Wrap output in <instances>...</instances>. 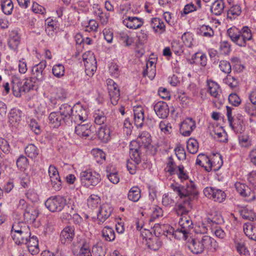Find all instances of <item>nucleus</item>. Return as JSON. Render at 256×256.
I'll list each match as a JSON object with an SVG mask.
<instances>
[{
	"label": "nucleus",
	"instance_id": "nucleus-60",
	"mask_svg": "<svg viewBox=\"0 0 256 256\" xmlns=\"http://www.w3.org/2000/svg\"><path fill=\"white\" fill-rule=\"evenodd\" d=\"M220 49L223 54H228L231 51V45L226 40L222 41L220 42Z\"/></svg>",
	"mask_w": 256,
	"mask_h": 256
},
{
	"label": "nucleus",
	"instance_id": "nucleus-37",
	"mask_svg": "<svg viewBox=\"0 0 256 256\" xmlns=\"http://www.w3.org/2000/svg\"><path fill=\"white\" fill-rule=\"evenodd\" d=\"M102 235L104 240L108 242H112L116 238L114 230L108 226H105L102 230Z\"/></svg>",
	"mask_w": 256,
	"mask_h": 256
},
{
	"label": "nucleus",
	"instance_id": "nucleus-35",
	"mask_svg": "<svg viewBox=\"0 0 256 256\" xmlns=\"http://www.w3.org/2000/svg\"><path fill=\"white\" fill-rule=\"evenodd\" d=\"M24 230H30L26 222H24L18 220L16 221L12 226L11 235L18 232H22Z\"/></svg>",
	"mask_w": 256,
	"mask_h": 256
},
{
	"label": "nucleus",
	"instance_id": "nucleus-64",
	"mask_svg": "<svg viewBox=\"0 0 256 256\" xmlns=\"http://www.w3.org/2000/svg\"><path fill=\"white\" fill-rule=\"evenodd\" d=\"M219 67L220 70L225 74H229L231 72V65L228 61L221 60L220 62Z\"/></svg>",
	"mask_w": 256,
	"mask_h": 256
},
{
	"label": "nucleus",
	"instance_id": "nucleus-2",
	"mask_svg": "<svg viewBox=\"0 0 256 256\" xmlns=\"http://www.w3.org/2000/svg\"><path fill=\"white\" fill-rule=\"evenodd\" d=\"M188 247L193 254H199L202 253L204 250L216 252L218 248V245L213 238L208 235H204L192 239Z\"/></svg>",
	"mask_w": 256,
	"mask_h": 256
},
{
	"label": "nucleus",
	"instance_id": "nucleus-10",
	"mask_svg": "<svg viewBox=\"0 0 256 256\" xmlns=\"http://www.w3.org/2000/svg\"><path fill=\"white\" fill-rule=\"evenodd\" d=\"M204 194L208 198L218 202H222L226 198V194L224 191L212 187L206 188Z\"/></svg>",
	"mask_w": 256,
	"mask_h": 256
},
{
	"label": "nucleus",
	"instance_id": "nucleus-21",
	"mask_svg": "<svg viewBox=\"0 0 256 256\" xmlns=\"http://www.w3.org/2000/svg\"><path fill=\"white\" fill-rule=\"evenodd\" d=\"M134 123L137 128L143 126L144 120V110L142 106H138L134 108Z\"/></svg>",
	"mask_w": 256,
	"mask_h": 256
},
{
	"label": "nucleus",
	"instance_id": "nucleus-26",
	"mask_svg": "<svg viewBox=\"0 0 256 256\" xmlns=\"http://www.w3.org/2000/svg\"><path fill=\"white\" fill-rule=\"evenodd\" d=\"M26 244L28 250L32 254H36L39 252L38 242L37 238L35 236L30 237L28 240Z\"/></svg>",
	"mask_w": 256,
	"mask_h": 256
},
{
	"label": "nucleus",
	"instance_id": "nucleus-20",
	"mask_svg": "<svg viewBox=\"0 0 256 256\" xmlns=\"http://www.w3.org/2000/svg\"><path fill=\"white\" fill-rule=\"evenodd\" d=\"M74 236V228L72 226H67L62 231L60 240L62 244L69 243L72 241Z\"/></svg>",
	"mask_w": 256,
	"mask_h": 256
},
{
	"label": "nucleus",
	"instance_id": "nucleus-55",
	"mask_svg": "<svg viewBox=\"0 0 256 256\" xmlns=\"http://www.w3.org/2000/svg\"><path fill=\"white\" fill-rule=\"evenodd\" d=\"M119 40L122 42L124 46H130L133 42L132 38L126 32H122L119 34Z\"/></svg>",
	"mask_w": 256,
	"mask_h": 256
},
{
	"label": "nucleus",
	"instance_id": "nucleus-27",
	"mask_svg": "<svg viewBox=\"0 0 256 256\" xmlns=\"http://www.w3.org/2000/svg\"><path fill=\"white\" fill-rule=\"evenodd\" d=\"M243 230L248 238L256 241V224L252 222L245 223L243 226Z\"/></svg>",
	"mask_w": 256,
	"mask_h": 256
},
{
	"label": "nucleus",
	"instance_id": "nucleus-54",
	"mask_svg": "<svg viewBox=\"0 0 256 256\" xmlns=\"http://www.w3.org/2000/svg\"><path fill=\"white\" fill-rule=\"evenodd\" d=\"M94 122L96 124L101 125L104 124L106 121V116L102 111L98 110L96 111L94 114Z\"/></svg>",
	"mask_w": 256,
	"mask_h": 256
},
{
	"label": "nucleus",
	"instance_id": "nucleus-59",
	"mask_svg": "<svg viewBox=\"0 0 256 256\" xmlns=\"http://www.w3.org/2000/svg\"><path fill=\"white\" fill-rule=\"evenodd\" d=\"M16 165L20 170H25L28 166V158L25 156L21 155L16 160Z\"/></svg>",
	"mask_w": 256,
	"mask_h": 256
},
{
	"label": "nucleus",
	"instance_id": "nucleus-32",
	"mask_svg": "<svg viewBox=\"0 0 256 256\" xmlns=\"http://www.w3.org/2000/svg\"><path fill=\"white\" fill-rule=\"evenodd\" d=\"M197 34L202 36L210 38L214 36V31L209 26L203 24L197 29Z\"/></svg>",
	"mask_w": 256,
	"mask_h": 256
},
{
	"label": "nucleus",
	"instance_id": "nucleus-12",
	"mask_svg": "<svg viewBox=\"0 0 256 256\" xmlns=\"http://www.w3.org/2000/svg\"><path fill=\"white\" fill-rule=\"evenodd\" d=\"M108 89L111 104L116 105L120 99V93L118 84L112 80H108Z\"/></svg>",
	"mask_w": 256,
	"mask_h": 256
},
{
	"label": "nucleus",
	"instance_id": "nucleus-39",
	"mask_svg": "<svg viewBox=\"0 0 256 256\" xmlns=\"http://www.w3.org/2000/svg\"><path fill=\"white\" fill-rule=\"evenodd\" d=\"M140 190L138 186L132 187L128 192V198L134 202H138L140 198Z\"/></svg>",
	"mask_w": 256,
	"mask_h": 256
},
{
	"label": "nucleus",
	"instance_id": "nucleus-28",
	"mask_svg": "<svg viewBox=\"0 0 256 256\" xmlns=\"http://www.w3.org/2000/svg\"><path fill=\"white\" fill-rule=\"evenodd\" d=\"M62 116L58 112H52L49 115L48 120L53 127L57 128L65 122Z\"/></svg>",
	"mask_w": 256,
	"mask_h": 256
},
{
	"label": "nucleus",
	"instance_id": "nucleus-1",
	"mask_svg": "<svg viewBox=\"0 0 256 256\" xmlns=\"http://www.w3.org/2000/svg\"><path fill=\"white\" fill-rule=\"evenodd\" d=\"M170 187L183 200L176 208V214L181 216L187 215L192 208V201L196 198L198 194V191L194 182L190 180L186 186L172 184Z\"/></svg>",
	"mask_w": 256,
	"mask_h": 256
},
{
	"label": "nucleus",
	"instance_id": "nucleus-14",
	"mask_svg": "<svg viewBox=\"0 0 256 256\" xmlns=\"http://www.w3.org/2000/svg\"><path fill=\"white\" fill-rule=\"evenodd\" d=\"M46 66V61H42L38 64L34 66L32 68V74L38 82H42L46 77L44 69Z\"/></svg>",
	"mask_w": 256,
	"mask_h": 256
},
{
	"label": "nucleus",
	"instance_id": "nucleus-34",
	"mask_svg": "<svg viewBox=\"0 0 256 256\" xmlns=\"http://www.w3.org/2000/svg\"><path fill=\"white\" fill-rule=\"evenodd\" d=\"M151 26L155 32L160 34L165 31L164 22L159 18H155L152 19Z\"/></svg>",
	"mask_w": 256,
	"mask_h": 256
},
{
	"label": "nucleus",
	"instance_id": "nucleus-58",
	"mask_svg": "<svg viewBox=\"0 0 256 256\" xmlns=\"http://www.w3.org/2000/svg\"><path fill=\"white\" fill-rule=\"evenodd\" d=\"M256 104H254L252 102H247L246 103L244 108L245 112L249 115L251 116H256Z\"/></svg>",
	"mask_w": 256,
	"mask_h": 256
},
{
	"label": "nucleus",
	"instance_id": "nucleus-17",
	"mask_svg": "<svg viewBox=\"0 0 256 256\" xmlns=\"http://www.w3.org/2000/svg\"><path fill=\"white\" fill-rule=\"evenodd\" d=\"M39 214L37 208L30 206L26 208L24 212V220L26 222H33Z\"/></svg>",
	"mask_w": 256,
	"mask_h": 256
},
{
	"label": "nucleus",
	"instance_id": "nucleus-11",
	"mask_svg": "<svg viewBox=\"0 0 256 256\" xmlns=\"http://www.w3.org/2000/svg\"><path fill=\"white\" fill-rule=\"evenodd\" d=\"M234 186L237 192L245 200L250 202L256 199L254 192L248 186L240 182H236Z\"/></svg>",
	"mask_w": 256,
	"mask_h": 256
},
{
	"label": "nucleus",
	"instance_id": "nucleus-8",
	"mask_svg": "<svg viewBox=\"0 0 256 256\" xmlns=\"http://www.w3.org/2000/svg\"><path fill=\"white\" fill-rule=\"evenodd\" d=\"M66 204V199L60 196L48 198L45 202L46 208L52 212L61 211Z\"/></svg>",
	"mask_w": 256,
	"mask_h": 256
},
{
	"label": "nucleus",
	"instance_id": "nucleus-46",
	"mask_svg": "<svg viewBox=\"0 0 256 256\" xmlns=\"http://www.w3.org/2000/svg\"><path fill=\"white\" fill-rule=\"evenodd\" d=\"M100 202L101 200L100 198L96 194L90 195L87 200L88 207H90L92 208H96L100 203Z\"/></svg>",
	"mask_w": 256,
	"mask_h": 256
},
{
	"label": "nucleus",
	"instance_id": "nucleus-44",
	"mask_svg": "<svg viewBox=\"0 0 256 256\" xmlns=\"http://www.w3.org/2000/svg\"><path fill=\"white\" fill-rule=\"evenodd\" d=\"M242 33L244 39L246 41L248 44L253 41V34L251 30L247 26H244L240 30Z\"/></svg>",
	"mask_w": 256,
	"mask_h": 256
},
{
	"label": "nucleus",
	"instance_id": "nucleus-25",
	"mask_svg": "<svg viewBox=\"0 0 256 256\" xmlns=\"http://www.w3.org/2000/svg\"><path fill=\"white\" fill-rule=\"evenodd\" d=\"M196 164L204 168L205 170L208 172L212 170L210 160L204 154H200L198 155L196 160Z\"/></svg>",
	"mask_w": 256,
	"mask_h": 256
},
{
	"label": "nucleus",
	"instance_id": "nucleus-29",
	"mask_svg": "<svg viewBox=\"0 0 256 256\" xmlns=\"http://www.w3.org/2000/svg\"><path fill=\"white\" fill-rule=\"evenodd\" d=\"M238 212L244 219L254 221L256 218V215L254 210L247 206L241 208Z\"/></svg>",
	"mask_w": 256,
	"mask_h": 256
},
{
	"label": "nucleus",
	"instance_id": "nucleus-47",
	"mask_svg": "<svg viewBox=\"0 0 256 256\" xmlns=\"http://www.w3.org/2000/svg\"><path fill=\"white\" fill-rule=\"evenodd\" d=\"M187 149L188 151L192 154L197 152L198 148V142L194 139L190 138L187 142Z\"/></svg>",
	"mask_w": 256,
	"mask_h": 256
},
{
	"label": "nucleus",
	"instance_id": "nucleus-41",
	"mask_svg": "<svg viewBox=\"0 0 256 256\" xmlns=\"http://www.w3.org/2000/svg\"><path fill=\"white\" fill-rule=\"evenodd\" d=\"M1 7L4 13L8 15L12 14L14 5L12 0H2Z\"/></svg>",
	"mask_w": 256,
	"mask_h": 256
},
{
	"label": "nucleus",
	"instance_id": "nucleus-22",
	"mask_svg": "<svg viewBox=\"0 0 256 256\" xmlns=\"http://www.w3.org/2000/svg\"><path fill=\"white\" fill-rule=\"evenodd\" d=\"M22 112L19 109L12 108L8 114V122L12 126H16L21 121Z\"/></svg>",
	"mask_w": 256,
	"mask_h": 256
},
{
	"label": "nucleus",
	"instance_id": "nucleus-42",
	"mask_svg": "<svg viewBox=\"0 0 256 256\" xmlns=\"http://www.w3.org/2000/svg\"><path fill=\"white\" fill-rule=\"evenodd\" d=\"M26 154L32 158H36L39 154V150L33 144H29L25 148Z\"/></svg>",
	"mask_w": 256,
	"mask_h": 256
},
{
	"label": "nucleus",
	"instance_id": "nucleus-13",
	"mask_svg": "<svg viewBox=\"0 0 256 256\" xmlns=\"http://www.w3.org/2000/svg\"><path fill=\"white\" fill-rule=\"evenodd\" d=\"M112 207L108 204H104L100 206L97 213V223L100 225L110 216L112 212Z\"/></svg>",
	"mask_w": 256,
	"mask_h": 256
},
{
	"label": "nucleus",
	"instance_id": "nucleus-30",
	"mask_svg": "<svg viewBox=\"0 0 256 256\" xmlns=\"http://www.w3.org/2000/svg\"><path fill=\"white\" fill-rule=\"evenodd\" d=\"M90 128V126L88 124H79L76 126L75 132L80 136L87 138L91 134Z\"/></svg>",
	"mask_w": 256,
	"mask_h": 256
},
{
	"label": "nucleus",
	"instance_id": "nucleus-7",
	"mask_svg": "<svg viewBox=\"0 0 256 256\" xmlns=\"http://www.w3.org/2000/svg\"><path fill=\"white\" fill-rule=\"evenodd\" d=\"M85 72L87 76H93L96 70V61L94 54L90 52H85L82 55Z\"/></svg>",
	"mask_w": 256,
	"mask_h": 256
},
{
	"label": "nucleus",
	"instance_id": "nucleus-4",
	"mask_svg": "<svg viewBox=\"0 0 256 256\" xmlns=\"http://www.w3.org/2000/svg\"><path fill=\"white\" fill-rule=\"evenodd\" d=\"M208 92L214 98L212 101L214 106L219 108L224 101L220 86L214 81L208 80Z\"/></svg>",
	"mask_w": 256,
	"mask_h": 256
},
{
	"label": "nucleus",
	"instance_id": "nucleus-52",
	"mask_svg": "<svg viewBox=\"0 0 256 256\" xmlns=\"http://www.w3.org/2000/svg\"><path fill=\"white\" fill-rule=\"evenodd\" d=\"M182 40L186 46L191 48L192 46L194 38L193 34L192 33L190 32H184L182 36Z\"/></svg>",
	"mask_w": 256,
	"mask_h": 256
},
{
	"label": "nucleus",
	"instance_id": "nucleus-3",
	"mask_svg": "<svg viewBox=\"0 0 256 256\" xmlns=\"http://www.w3.org/2000/svg\"><path fill=\"white\" fill-rule=\"evenodd\" d=\"M178 228L176 230L172 232V235L177 238H182L186 240L188 238L190 230L192 228V222L190 218L187 216H183L179 221Z\"/></svg>",
	"mask_w": 256,
	"mask_h": 256
},
{
	"label": "nucleus",
	"instance_id": "nucleus-36",
	"mask_svg": "<svg viewBox=\"0 0 256 256\" xmlns=\"http://www.w3.org/2000/svg\"><path fill=\"white\" fill-rule=\"evenodd\" d=\"M224 8V4L222 0H216L212 5L210 8L211 12L216 15L218 16L223 12Z\"/></svg>",
	"mask_w": 256,
	"mask_h": 256
},
{
	"label": "nucleus",
	"instance_id": "nucleus-5",
	"mask_svg": "<svg viewBox=\"0 0 256 256\" xmlns=\"http://www.w3.org/2000/svg\"><path fill=\"white\" fill-rule=\"evenodd\" d=\"M80 178L82 184L86 188L95 186L100 180V175L96 172H92L90 170L81 172Z\"/></svg>",
	"mask_w": 256,
	"mask_h": 256
},
{
	"label": "nucleus",
	"instance_id": "nucleus-50",
	"mask_svg": "<svg viewBox=\"0 0 256 256\" xmlns=\"http://www.w3.org/2000/svg\"><path fill=\"white\" fill-rule=\"evenodd\" d=\"M138 139L139 142H142L146 146H148L151 142L150 135L146 131L140 132L138 136Z\"/></svg>",
	"mask_w": 256,
	"mask_h": 256
},
{
	"label": "nucleus",
	"instance_id": "nucleus-63",
	"mask_svg": "<svg viewBox=\"0 0 256 256\" xmlns=\"http://www.w3.org/2000/svg\"><path fill=\"white\" fill-rule=\"evenodd\" d=\"M29 126L30 129L36 134H39L41 133L42 130L40 124L38 123L36 120L34 119H31L30 123Z\"/></svg>",
	"mask_w": 256,
	"mask_h": 256
},
{
	"label": "nucleus",
	"instance_id": "nucleus-23",
	"mask_svg": "<svg viewBox=\"0 0 256 256\" xmlns=\"http://www.w3.org/2000/svg\"><path fill=\"white\" fill-rule=\"evenodd\" d=\"M24 230L22 232H18L11 235L13 240L16 244L20 245L28 242V240L30 236V230Z\"/></svg>",
	"mask_w": 256,
	"mask_h": 256
},
{
	"label": "nucleus",
	"instance_id": "nucleus-53",
	"mask_svg": "<svg viewBox=\"0 0 256 256\" xmlns=\"http://www.w3.org/2000/svg\"><path fill=\"white\" fill-rule=\"evenodd\" d=\"M212 168H214V170H218L222 164V160L219 154L214 155L210 160Z\"/></svg>",
	"mask_w": 256,
	"mask_h": 256
},
{
	"label": "nucleus",
	"instance_id": "nucleus-61",
	"mask_svg": "<svg viewBox=\"0 0 256 256\" xmlns=\"http://www.w3.org/2000/svg\"><path fill=\"white\" fill-rule=\"evenodd\" d=\"M224 82L232 88H236L238 85V80L231 75H228L224 80Z\"/></svg>",
	"mask_w": 256,
	"mask_h": 256
},
{
	"label": "nucleus",
	"instance_id": "nucleus-43",
	"mask_svg": "<svg viewBox=\"0 0 256 256\" xmlns=\"http://www.w3.org/2000/svg\"><path fill=\"white\" fill-rule=\"evenodd\" d=\"M98 137L103 142H106L110 138V130L108 127L102 126L98 133Z\"/></svg>",
	"mask_w": 256,
	"mask_h": 256
},
{
	"label": "nucleus",
	"instance_id": "nucleus-40",
	"mask_svg": "<svg viewBox=\"0 0 256 256\" xmlns=\"http://www.w3.org/2000/svg\"><path fill=\"white\" fill-rule=\"evenodd\" d=\"M241 8L238 4L231 6L227 12V17L230 20H234L241 14Z\"/></svg>",
	"mask_w": 256,
	"mask_h": 256
},
{
	"label": "nucleus",
	"instance_id": "nucleus-16",
	"mask_svg": "<svg viewBox=\"0 0 256 256\" xmlns=\"http://www.w3.org/2000/svg\"><path fill=\"white\" fill-rule=\"evenodd\" d=\"M195 128V122L192 118H187L182 122L180 131L182 135L188 136Z\"/></svg>",
	"mask_w": 256,
	"mask_h": 256
},
{
	"label": "nucleus",
	"instance_id": "nucleus-6",
	"mask_svg": "<svg viewBox=\"0 0 256 256\" xmlns=\"http://www.w3.org/2000/svg\"><path fill=\"white\" fill-rule=\"evenodd\" d=\"M12 84L13 94L16 97L20 96L22 93L29 92L34 86L28 80L22 82L18 78H14L12 80Z\"/></svg>",
	"mask_w": 256,
	"mask_h": 256
},
{
	"label": "nucleus",
	"instance_id": "nucleus-31",
	"mask_svg": "<svg viewBox=\"0 0 256 256\" xmlns=\"http://www.w3.org/2000/svg\"><path fill=\"white\" fill-rule=\"evenodd\" d=\"M93 8H94V14L99 17L101 24L102 25L106 24L108 20L109 14L104 12L102 9L98 4H94Z\"/></svg>",
	"mask_w": 256,
	"mask_h": 256
},
{
	"label": "nucleus",
	"instance_id": "nucleus-18",
	"mask_svg": "<svg viewBox=\"0 0 256 256\" xmlns=\"http://www.w3.org/2000/svg\"><path fill=\"white\" fill-rule=\"evenodd\" d=\"M206 222L208 224V228L214 233L216 236L220 238H223L226 235L224 230L218 225V222L214 220V218H206Z\"/></svg>",
	"mask_w": 256,
	"mask_h": 256
},
{
	"label": "nucleus",
	"instance_id": "nucleus-48",
	"mask_svg": "<svg viewBox=\"0 0 256 256\" xmlns=\"http://www.w3.org/2000/svg\"><path fill=\"white\" fill-rule=\"evenodd\" d=\"M194 62L200 64L202 67L206 66L207 63V58L206 54L200 53L197 52L195 54L194 57Z\"/></svg>",
	"mask_w": 256,
	"mask_h": 256
},
{
	"label": "nucleus",
	"instance_id": "nucleus-62",
	"mask_svg": "<svg viewBox=\"0 0 256 256\" xmlns=\"http://www.w3.org/2000/svg\"><path fill=\"white\" fill-rule=\"evenodd\" d=\"M208 224L206 222V220L205 223L202 222L198 224L194 228V231L197 234H204L207 232Z\"/></svg>",
	"mask_w": 256,
	"mask_h": 256
},
{
	"label": "nucleus",
	"instance_id": "nucleus-33",
	"mask_svg": "<svg viewBox=\"0 0 256 256\" xmlns=\"http://www.w3.org/2000/svg\"><path fill=\"white\" fill-rule=\"evenodd\" d=\"M74 108H72L70 105L64 104L60 106V111L58 112L60 114V116H63L62 117L64 120H66L69 119L72 116Z\"/></svg>",
	"mask_w": 256,
	"mask_h": 256
},
{
	"label": "nucleus",
	"instance_id": "nucleus-45",
	"mask_svg": "<svg viewBox=\"0 0 256 256\" xmlns=\"http://www.w3.org/2000/svg\"><path fill=\"white\" fill-rule=\"evenodd\" d=\"M76 118H78L82 122H84L87 120L88 115L86 110L82 106H76Z\"/></svg>",
	"mask_w": 256,
	"mask_h": 256
},
{
	"label": "nucleus",
	"instance_id": "nucleus-49",
	"mask_svg": "<svg viewBox=\"0 0 256 256\" xmlns=\"http://www.w3.org/2000/svg\"><path fill=\"white\" fill-rule=\"evenodd\" d=\"M159 127L161 132L166 134H170L172 131V124L166 120L161 121Z\"/></svg>",
	"mask_w": 256,
	"mask_h": 256
},
{
	"label": "nucleus",
	"instance_id": "nucleus-38",
	"mask_svg": "<svg viewBox=\"0 0 256 256\" xmlns=\"http://www.w3.org/2000/svg\"><path fill=\"white\" fill-rule=\"evenodd\" d=\"M148 247L154 251L158 250L162 246V242L160 239L156 236L146 239Z\"/></svg>",
	"mask_w": 256,
	"mask_h": 256
},
{
	"label": "nucleus",
	"instance_id": "nucleus-19",
	"mask_svg": "<svg viewBox=\"0 0 256 256\" xmlns=\"http://www.w3.org/2000/svg\"><path fill=\"white\" fill-rule=\"evenodd\" d=\"M154 109L156 115L162 118H167L169 114V109L167 104L162 101L157 102L154 106Z\"/></svg>",
	"mask_w": 256,
	"mask_h": 256
},
{
	"label": "nucleus",
	"instance_id": "nucleus-51",
	"mask_svg": "<svg viewBox=\"0 0 256 256\" xmlns=\"http://www.w3.org/2000/svg\"><path fill=\"white\" fill-rule=\"evenodd\" d=\"M52 72L53 74L56 78H61L64 76V67L62 64H55L53 66Z\"/></svg>",
	"mask_w": 256,
	"mask_h": 256
},
{
	"label": "nucleus",
	"instance_id": "nucleus-15",
	"mask_svg": "<svg viewBox=\"0 0 256 256\" xmlns=\"http://www.w3.org/2000/svg\"><path fill=\"white\" fill-rule=\"evenodd\" d=\"M48 174L52 187L56 190H59L61 188L62 182L56 168L50 165L48 168Z\"/></svg>",
	"mask_w": 256,
	"mask_h": 256
},
{
	"label": "nucleus",
	"instance_id": "nucleus-9",
	"mask_svg": "<svg viewBox=\"0 0 256 256\" xmlns=\"http://www.w3.org/2000/svg\"><path fill=\"white\" fill-rule=\"evenodd\" d=\"M227 34L231 40L240 47H246L247 44H248L244 39L240 30L235 26L228 28L227 30Z\"/></svg>",
	"mask_w": 256,
	"mask_h": 256
},
{
	"label": "nucleus",
	"instance_id": "nucleus-24",
	"mask_svg": "<svg viewBox=\"0 0 256 256\" xmlns=\"http://www.w3.org/2000/svg\"><path fill=\"white\" fill-rule=\"evenodd\" d=\"M123 23L129 28L136 29L142 26L144 22L142 18L136 16H128L123 20Z\"/></svg>",
	"mask_w": 256,
	"mask_h": 256
},
{
	"label": "nucleus",
	"instance_id": "nucleus-57",
	"mask_svg": "<svg viewBox=\"0 0 256 256\" xmlns=\"http://www.w3.org/2000/svg\"><path fill=\"white\" fill-rule=\"evenodd\" d=\"M214 138L218 141L225 142L227 140L226 134L222 128H219L217 130H214Z\"/></svg>",
	"mask_w": 256,
	"mask_h": 256
},
{
	"label": "nucleus",
	"instance_id": "nucleus-56",
	"mask_svg": "<svg viewBox=\"0 0 256 256\" xmlns=\"http://www.w3.org/2000/svg\"><path fill=\"white\" fill-rule=\"evenodd\" d=\"M130 155L131 159L133 160L137 164L141 162L139 148H130Z\"/></svg>",
	"mask_w": 256,
	"mask_h": 256
}]
</instances>
